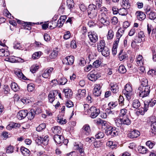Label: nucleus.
I'll use <instances>...</instances> for the list:
<instances>
[{
	"instance_id": "49530a36",
	"label": "nucleus",
	"mask_w": 156,
	"mask_h": 156,
	"mask_svg": "<svg viewBox=\"0 0 156 156\" xmlns=\"http://www.w3.org/2000/svg\"><path fill=\"white\" fill-rule=\"evenodd\" d=\"M118 71L120 73H124L126 72V70L124 66L121 65L119 67Z\"/></svg>"
},
{
	"instance_id": "680f3d73",
	"label": "nucleus",
	"mask_w": 156,
	"mask_h": 156,
	"mask_svg": "<svg viewBox=\"0 0 156 156\" xmlns=\"http://www.w3.org/2000/svg\"><path fill=\"white\" fill-rule=\"evenodd\" d=\"M146 145L148 146L150 148H152L154 145L155 143L154 142H151L150 141H148L146 143Z\"/></svg>"
},
{
	"instance_id": "864d4df0",
	"label": "nucleus",
	"mask_w": 156,
	"mask_h": 156,
	"mask_svg": "<svg viewBox=\"0 0 156 156\" xmlns=\"http://www.w3.org/2000/svg\"><path fill=\"white\" fill-rule=\"evenodd\" d=\"M14 148L13 146H9L6 148V152L7 153H11L13 152Z\"/></svg>"
},
{
	"instance_id": "4d7b16f0",
	"label": "nucleus",
	"mask_w": 156,
	"mask_h": 156,
	"mask_svg": "<svg viewBox=\"0 0 156 156\" xmlns=\"http://www.w3.org/2000/svg\"><path fill=\"white\" fill-rule=\"evenodd\" d=\"M41 52H37L34 53L32 55V58L34 59L38 58L40 56Z\"/></svg>"
},
{
	"instance_id": "3c124183",
	"label": "nucleus",
	"mask_w": 156,
	"mask_h": 156,
	"mask_svg": "<svg viewBox=\"0 0 156 156\" xmlns=\"http://www.w3.org/2000/svg\"><path fill=\"white\" fill-rule=\"evenodd\" d=\"M114 36L113 32L112 30H110L108 31L107 37V38L108 39H112Z\"/></svg>"
},
{
	"instance_id": "2f4dec72",
	"label": "nucleus",
	"mask_w": 156,
	"mask_h": 156,
	"mask_svg": "<svg viewBox=\"0 0 156 156\" xmlns=\"http://www.w3.org/2000/svg\"><path fill=\"white\" fill-rule=\"evenodd\" d=\"M20 150L22 154L25 156L28 155L30 152V151L28 149L24 147H21L20 148Z\"/></svg>"
},
{
	"instance_id": "f257e3e1",
	"label": "nucleus",
	"mask_w": 156,
	"mask_h": 156,
	"mask_svg": "<svg viewBox=\"0 0 156 156\" xmlns=\"http://www.w3.org/2000/svg\"><path fill=\"white\" fill-rule=\"evenodd\" d=\"M115 123L116 126L121 128L124 129L126 126L129 125L131 123L130 120L127 117H123L122 118L116 119L115 121Z\"/></svg>"
},
{
	"instance_id": "a18cd8bd",
	"label": "nucleus",
	"mask_w": 156,
	"mask_h": 156,
	"mask_svg": "<svg viewBox=\"0 0 156 156\" xmlns=\"http://www.w3.org/2000/svg\"><path fill=\"white\" fill-rule=\"evenodd\" d=\"M39 68V66L37 65H33L30 68V71L33 73H35Z\"/></svg>"
},
{
	"instance_id": "f03ea898",
	"label": "nucleus",
	"mask_w": 156,
	"mask_h": 156,
	"mask_svg": "<svg viewBox=\"0 0 156 156\" xmlns=\"http://www.w3.org/2000/svg\"><path fill=\"white\" fill-rule=\"evenodd\" d=\"M144 106L141 110L139 109V112L141 115H144L145 112L148 109L149 107H153L156 104V100L154 98L151 99L144 102Z\"/></svg>"
},
{
	"instance_id": "0e129e2a",
	"label": "nucleus",
	"mask_w": 156,
	"mask_h": 156,
	"mask_svg": "<svg viewBox=\"0 0 156 156\" xmlns=\"http://www.w3.org/2000/svg\"><path fill=\"white\" fill-rule=\"evenodd\" d=\"M151 126L152 130L153 131L156 132V122H152Z\"/></svg>"
},
{
	"instance_id": "6ab92c4d",
	"label": "nucleus",
	"mask_w": 156,
	"mask_h": 156,
	"mask_svg": "<svg viewBox=\"0 0 156 156\" xmlns=\"http://www.w3.org/2000/svg\"><path fill=\"white\" fill-rule=\"evenodd\" d=\"M98 51L101 52L102 55L105 57L108 56L110 53L109 49L107 47H104L101 50Z\"/></svg>"
},
{
	"instance_id": "58836bf2",
	"label": "nucleus",
	"mask_w": 156,
	"mask_h": 156,
	"mask_svg": "<svg viewBox=\"0 0 156 156\" xmlns=\"http://www.w3.org/2000/svg\"><path fill=\"white\" fill-rule=\"evenodd\" d=\"M67 4L68 7L70 9L73 8L74 6V4L73 0H67Z\"/></svg>"
},
{
	"instance_id": "e2e57ef3",
	"label": "nucleus",
	"mask_w": 156,
	"mask_h": 156,
	"mask_svg": "<svg viewBox=\"0 0 156 156\" xmlns=\"http://www.w3.org/2000/svg\"><path fill=\"white\" fill-rule=\"evenodd\" d=\"M16 75L19 78H21L23 76V74L20 70H16L15 72Z\"/></svg>"
},
{
	"instance_id": "69168bd1",
	"label": "nucleus",
	"mask_w": 156,
	"mask_h": 156,
	"mask_svg": "<svg viewBox=\"0 0 156 156\" xmlns=\"http://www.w3.org/2000/svg\"><path fill=\"white\" fill-rule=\"evenodd\" d=\"M153 28V27L151 24H148L147 25V33L148 35H150L151 34V32L152 31Z\"/></svg>"
},
{
	"instance_id": "423d86ee",
	"label": "nucleus",
	"mask_w": 156,
	"mask_h": 156,
	"mask_svg": "<svg viewBox=\"0 0 156 156\" xmlns=\"http://www.w3.org/2000/svg\"><path fill=\"white\" fill-rule=\"evenodd\" d=\"M106 126L105 130V133L108 136L111 135L112 136H114L118 135L119 133V129L115 127H112L111 126Z\"/></svg>"
},
{
	"instance_id": "6e6552de",
	"label": "nucleus",
	"mask_w": 156,
	"mask_h": 156,
	"mask_svg": "<svg viewBox=\"0 0 156 156\" xmlns=\"http://www.w3.org/2000/svg\"><path fill=\"white\" fill-rule=\"evenodd\" d=\"M101 76L100 74L96 71L91 72L87 75V77L90 80L95 81Z\"/></svg>"
},
{
	"instance_id": "052dcab7",
	"label": "nucleus",
	"mask_w": 156,
	"mask_h": 156,
	"mask_svg": "<svg viewBox=\"0 0 156 156\" xmlns=\"http://www.w3.org/2000/svg\"><path fill=\"white\" fill-rule=\"evenodd\" d=\"M113 108H112L111 107L109 108H107L106 109V112L108 114H114L115 113V111L113 110Z\"/></svg>"
},
{
	"instance_id": "473e14b6",
	"label": "nucleus",
	"mask_w": 156,
	"mask_h": 156,
	"mask_svg": "<svg viewBox=\"0 0 156 156\" xmlns=\"http://www.w3.org/2000/svg\"><path fill=\"white\" fill-rule=\"evenodd\" d=\"M127 110L125 108H123L121 109L120 110V113L119 114V117H127V115H126Z\"/></svg>"
},
{
	"instance_id": "f3484780",
	"label": "nucleus",
	"mask_w": 156,
	"mask_h": 156,
	"mask_svg": "<svg viewBox=\"0 0 156 156\" xmlns=\"http://www.w3.org/2000/svg\"><path fill=\"white\" fill-rule=\"evenodd\" d=\"M53 70V68L52 67L48 68L45 70L42 74L43 77L47 78L50 76L51 73Z\"/></svg>"
},
{
	"instance_id": "09e8293b",
	"label": "nucleus",
	"mask_w": 156,
	"mask_h": 156,
	"mask_svg": "<svg viewBox=\"0 0 156 156\" xmlns=\"http://www.w3.org/2000/svg\"><path fill=\"white\" fill-rule=\"evenodd\" d=\"M34 85L33 83H30L27 86V90L29 92H32L34 89Z\"/></svg>"
},
{
	"instance_id": "338daca9",
	"label": "nucleus",
	"mask_w": 156,
	"mask_h": 156,
	"mask_svg": "<svg viewBox=\"0 0 156 156\" xmlns=\"http://www.w3.org/2000/svg\"><path fill=\"white\" fill-rule=\"evenodd\" d=\"M66 105L68 108H70L73 105V102L70 100H69L66 103Z\"/></svg>"
},
{
	"instance_id": "ddd939ff",
	"label": "nucleus",
	"mask_w": 156,
	"mask_h": 156,
	"mask_svg": "<svg viewBox=\"0 0 156 156\" xmlns=\"http://www.w3.org/2000/svg\"><path fill=\"white\" fill-rule=\"evenodd\" d=\"M74 148L77 150L81 156H84L85 153L84 149L83 148V144H81L74 145Z\"/></svg>"
},
{
	"instance_id": "7ed1b4c3",
	"label": "nucleus",
	"mask_w": 156,
	"mask_h": 156,
	"mask_svg": "<svg viewBox=\"0 0 156 156\" xmlns=\"http://www.w3.org/2000/svg\"><path fill=\"white\" fill-rule=\"evenodd\" d=\"M88 16L90 19H95L98 14V9L97 6L93 4L89 5L87 8Z\"/></svg>"
},
{
	"instance_id": "a19ab883",
	"label": "nucleus",
	"mask_w": 156,
	"mask_h": 156,
	"mask_svg": "<svg viewBox=\"0 0 156 156\" xmlns=\"http://www.w3.org/2000/svg\"><path fill=\"white\" fill-rule=\"evenodd\" d=\"M46 127V125L45 123H42L37 127L36 130L37 131H41Z\"/></svg>"
},
{
	"instance_id": "c756f323",
	"label": "nucleus",
	"mask_w": 156,
	"mask_h": 156,
	"mask_svg": "<svg viewBox=\"0 0 156 156\" xmlns=\"http://www.w3.org/2000/svg\"><path fill=\"white\" fill-rule=\"evenodd\" d=\"M150 19L154 20L156 19V13L154 11H151L147 15Z\"/></svg>"
},
{
	"instance_id": "e433bc0d",
	"label": "nucleus",
	"mask_w": 156,
	"mask_h": 156,
	"mask_svg": "<svg viewBox=\"0 0 156 156\" xmlns=\"http://www.w3.org/2000/svg\"><path fill=\"white\" fill-rule=\"evenodd\" d=\"M136 61L138 65H142L143 64V57L141 55H139L136 59Z\"/></svg>"
},
{
	"instance_id": "cd10ccee",
	"label": "nucleus",
	"mask_w": 156,
	"mask_h": 156,
	"mask_svg": "<svg viewBox=\"0 0 156 156\" xmlns=\"http://www.w3.org/2000/svg\"><path fill=\"white\" fill-rule=\"evenodd\" d=\"M127 9L124 8H122L119 9V14L122 16H125L127 15L128 13Z\"/></svg>"
},
{
	"instance_id": "c85d7f7f",
	"label": "nucleus",
	"mask_w": 156,
	"mask_h": 156,
	"mask_svg": "<svg viewBox=\"0 0 156 156\" xmlns=\"http://www.w3.org/2000/svg\"><path fill=\"white\" fill-rule=\"evenodd\" d=\"M11 89L15 92L18 91L20 90V88L17 84L15 82L12 83L11 84Z\"/></svg>"
},
{
	"instance_id": "774afa93",
	"label": "nucleus",
	"mask_w": 156,
	"mask_h": 156,
	"mask_svg": "<svg viewBox=\"0 0 156 156\" xmlns=\"http://www.w3.org/2000/svg\"><path fill=\"white\" fill-rule=\"evenodd\" d=\"M112 9L113 11V14L114 15H116L119 13V10L116 6L113 7Z\"/></svg>"
},
{
	"instance_id": "4468645a",
	"label": "nucleus",
	"mask_w": 156,
	"mask_h": 156,
	"mask_svg": "<svg viewBox=\"0 0 156 156\" xmlns=\"http://www.w3.org/2000/svg\"><path fill=\"white\" fill-rule=\"evenodd\" d=\"M101 87H100L99 84H96L94 85L93 90V94L94 95L97 97L100 95L101 93Z\"/></svg>"
},
{
	"instance_id": "603ef678",
	"label": "nucleus",
	"mask_w": 156,
	"mask_h": 156,
	"mask_svg": "<svg viewBox=\"0 0 156 156\" xmlns=\"http://www.w3.org/2000/svg\"><path fill=\"white\" fill-rule=\"evenodd\" d=\"M101 63V62L99 60H97L93 62V66L96 68H97L100 66Z\"/></svg>"
},
{
	"instance_id": "f704fd0d",
	"label": "nucleus",
	"mask_w": 156,
	"mask_h": 156,
	"mask_svg": "<svg viewBox=\"0 0 156 156\" xmlns=\"http://www.w3.org/2000/svg\"><path fill=\"white\" fill-rule=\"evenodd\" d=\"M124 31L125 29H123L122 28H119L117 32L116 33V37L120 38L124 34Z\"/></svg>"
},
{
	"instance_id": "7c9ffc66",
	"label": "nucleus",
	"mask_w": 156,
	"mask_h": 156,
	"mask_svg": "<svg viewBox=\"0 0 156 156\" xmlns=\"http://www.w3.org/2000/svg\"><path fill=\"white\" fill-rule=\"evenodd\" d=\"M122 7L127 9H128L129 8L130 3L129 1L127 0H122Z\"/></svg>"
},
{
	"instance_id": "9b49d317",
	"label": "nucleus",
	"mask_w": 156,
	"mask_h": 156,
	"mask_svg": "<svg viewBox=\"0 0 156 156\" xmlns=\"http://www.w3.org/2000/svg\"><path fill=\"white\" fill-rule=\"evenodd\" d=\"M74 57L72 55L67 56L63 59L62 62L63 64L66 65L71 66L73 63Z\"/></svg>"
},
{
	"instance_id": "5701e85b",
	"label": "nucleus",
	"mask_w": 156,
	"mask_h": 156,
	"mask_svg": "<svg viewBox=\"0 0 156 156\" xmlns=\"http://www.w3.org/2000/svg\"><path fill=\"white\" fill-rule=\"evenodd\" d=\"M140 134V132L136 130H134L132 131L129 135V136L131 138L137 137Z\"/></svg>"
},
{
	"instance_id": "1a4fd4ad",
	"label": "nucleus",
	"mask_w": 156,
	"mask_h": 156,
	"mask_svg": "<svg viewBox=\"0 0 156 156\" xmlns=\"http://www.w3.org/2000/svg\"><path fill=\"white\" fill-rule=\"evenodd\" d=\"M88 112L91 113L90 117L94 119L100 113V110L95 107L92 106L88 110Z\"/></svg>"
},
{
	"instance_id": "bb28decb",
	"label": "nucleus",
	"mask_w": 156,
	"mask_h": 156,
	"mask_svg": "<svg viewBox=\"0 0 156 156\" xmlns=\"http://www.w3.org/2000/svg\"><path fill=\"white\" fill-rule=\"evenodd\" d=\"M86 94V90H79L78 91L77 96L80 98H83L84 97Z\"/></svg>"
},
{
	"instance_id": "a211bd4d",
	"label": "nucleus",
	"mask_w": 156,
	"mask_h": 156,
	"mask_svg": "<svg viewBox=\"0 0 156 156\" xmlns=\"http://www.w3.org/2000/svg\"><path fill=\"white\" fill-rule=\"evenodd\" d=\"M64 137L61 135L55 134L54 136L55 141L58 144H60L62 142Z\"/></svg>"
},
{
	"instance_id": "9d476101",
	"label": "nucleus",
	"mask_w": 156,
	"mask_h": 156,
	"mask_svg": "<svg viewBox=\"0 0 156 156\" xmlns=\"http://www.w3.org/2000/svg\"><path fill=\"white\" fill-rule=\"evenodd\" d=\"M41 112V110L39 108L36 110V111L34 109H31L29 112H27V115L28 119L30 120L32 119L35 116V114H38Z\"/></svg>"
},
{
	"instance_id": "4c0bfd02",
	"label": "nucleus",
	"mask_w": 156,
	"mask_h": 156,
	"mask_svg": "<svg viewBox=\"0 0 156 156\" xmlns=\"http://www.w3.org/2000/svg\"><path fill=\"white\" fill-rule=\"evenodd\" d=\"M138 151L140 153L145 154L148 151V150L144 146H140L138 147Z\"/></svg>"
},
{
	"instance_id": "aec40b11",
	"label": "nucleus",
	"mask_w": 156,
	"mask_h": 156,
	"mask_svg": "<svg viewBox=\"0 0 156 156\" xmlns=\"http://www.w3.org/2000/svg\"><path fill=\"white\" fill-rule=\"evenodd\" d=\"M136 14H137V19L140 20H144L146 17L145 14L141 11H137Z\"/></svg>"
},
{
	"instance_id": "b1692460",
	"label": "nucleus",
	"mask_w": 156,
	"mask_h": 156,
	"mask_svg": "<svg viewBox=\"0 0 156 156\" xmlns=\"http://www.w3.org/2000/svg\"><path fill=\"white\" fill-rule=\"evenodd\" d=\"M61 128L59 126H54L51 129L52 132L55 134H60L61 132Z\"/></svg>"
},
{
	"instance_id": "37998d69",
	"label": "nucleus",
	"mask_w": 156,
	"mask_h": 156,
	"mask_svg": "<svg viewBox=\"0 0 156 156\" xmlns=\"http://www.w3.org/2000/svg\"><path fill=\"white\" fill-rule=\"evenodd\" d=\"M57 121L61 124H66L67 121L65 119H63L62 118L59 117H57Z\"/></svg>"
},
{
	"instance_id": "4be33fe9",
	"label": "nucleus",
	"mask_w": 156,
	"mask_h": 156,
	"mask_svg": "<svg viewBox=\"0 0 156 156\" xmlns=\"http://www.w3.org/2000/svg\"><path fill=\"white\" fill-rule=\"evenodd\" d=\"M128 57V55L126 53L123 52V50L120 51L118 55V57L120 61H122Z\"/></svg>"
},
{
	"instance_id": "c03bdc74",
	"label": "nucleus",
	"mask_w": 156,
	"mask_h": 156,
	"mask_svg": "<svg viewBox=\"0 0 156 156\" xmlns=\"http://www.w3.org/2000/svg\"><path fill=\"white\" fill-rule=\"evenodd\" d=\"M67 80L64 77H62L58 80L59 85H65L67 82Z\"/></svg>"
},
{
	"instance_id": "13d9d810",
	"label": "nucleus",
	"mask_w": 156,
	"mask_h": 156,
	"mask_svg": "<svg viewBox=\"0 0 156 156\" xmlns=\"http://www.w3.org/2000/svg\"><path fill=\"white\" fill-rule=\"evenodd\" d=\"M104 136V134L103 132H99L95 135V137L97 139H100L103 137Z\"/></svg>"
},
{
	"instance_id": "20e7f679",
	"label": "nucleus",
	"mask_w": 156,
	"mask_h": 156,
	"mask_svg": "<svg viewBox=\"0 0 156 156\" xmlns=\"http://www.w3.org/2000/svg\"><path fill=\"white\" fill-rule=\"evenodd\" d=\"M98 19L100 22L104 26H107L110 24V18L108 13H101L98 16Z\"/></svg>"
},
{
	"instance_id": "f8f14e48",
	"label": "nucleus",
	"mask_w": 156,
	"mask_h": 156,
	"mask_svg": "<svg viewBox=\"0 0 156 156\" xmlns=\"http://www.w3.org/2000/svg\"><path fill=\"white\" fill-rule=\"evenodd\" d=\"M81 133L82 135H89L91 133L90 128L88 124L85 125L81 129Z\"/></svg>"
},
{
	"instance_id": "c9c22d12",
	"label": "nucleus",
	"mask_w": 156,
	"mask_h": 156,
	"mask_svg": "<svg viewBox=\"0 0 156 156\" xmlns=\"http://www.w3.org/2000/svg\"><path fill=\"white\" fill-rule=\"evenodd\" d=\"M132 105L134 108H137L140 107V104L138 100H135L133 101Z\"/></svg>"
},
{
	"instance_id": "dca6fc26",
	"label": "nucleus",
	"mask_w": 156,
	"mask_h": 156,
	"mask_svg": "<svg viewBox=\"0 0 156 156\" xmlns=\"http://www.w3.org/2000/svg\"><path fill=\"white\" fill-rule=\"evenodd\" d=\"M27 115V110H22L19 111L17 115V118L21 120L24 119Z\"/></svg>"
},
{
	"instance_id": "2eb2a0df",
	"label": "nucleus",
	"mask_w": 156,
	"mask_h": 156,
	"mask_svg": "<svg viewBox=\"0 0 156 156\" xmlns=\"http://www.w3.org/2000/svg\"><path fill=\"white\" fill-rule=\"evenodd\" d=\"M88 36L91 42L95 43L98 40V36L96 34L93 32L88 33Z\"/></svg>"
},
{
	"instance_id": "8fccbe9b",
	"label": "nucleus",
	"mask_w": 156,
	"mask_h": 156,
	"mask_svg": "<svg viewBox=\"0 0 156 156\" xmlns=\"http://www.w3.org/2000/svg\"><path fill=\"white\" fill-rule=\"evenodd\" d=\"M107 145L110 147L112 149H113L114 148L115 146V142H113L112 141H108L106 144Z\"/></svg>"
},
{
	"instance_id": "ea45409f",
	"label": "nucleus",
	"mask_w": 156,
	"mask_h": 156,
	"mask_svg": "<svg viewBox=\"0 0 156 156\" xmlns=\"http://www.w3.org/2000/svg\"><path fill=\"white\" fill-rule=\"evenodd\" d=\"M57 24L58 23H57V22H55V21H54L49 22L48 23V25L51 29H53L58 27Z\"/></svg>"
},
{
	"instance_id": "bf43d9fd",
	"label": "nucleus",
	"mask_w": 156,
	"mask_h": 156,
	"mask_svg": "<svg viewBox=\"0 0 156 156\" xmlns=\"http://www.w3.org/2000/svg\"><path fill=\"white\" fill-rule=\"evenodd\" d=\"M111 23L113 25H116L118 22V19L115 16L113 17L111 19Z\"/></svg>"
},
{
	"instance_id": "6e6d98bb",
	"label": "nucleus",
	"mask_w": 156,
	"mask_h": 156,
	"mask_svg": "<svg viewBox=\"0 0 156 156\" xmlns=\"http://www.w3.org/2000/svg\"><path fill=\"white\" fill-rule=\"evenodd\" d=\"M31 23L25 22L23 23V26H25L24 29L26 30H30L31 29V28L29 26L31 25Z\"/></svg>"
},
{
	"instance_id": "de8ad7c7",
	"label": "nucleus",
	"mask_w": 156,
	"mask_h": 156,
	"mask_svg": "<svg viewBox=\"0 0 156 156\" xmlns=\"http://www.w3.org/2000/svg\"><path fill=\"white\" fill-rule=\"evenodd\" d=\"M43 137L42 144L45 145L48 144L49 141L48 136H46L44 137Z\"/></svg>"
},
{
	"instance_id": "39448f33",
	"label": "nucleus",
	"mask_w": 156,
	"mask_h": 156,
	"mask_svg": "<svg viewBox=\"0 0 156 156\" xmlns=\"http://www.w3.org/2000/svg\"><path fill=\"white\" fill-rule=\"evenodd\" d=\"M150 87L149 86H140L138 88L139 97L142 98L148 96L150 91Z\"/></svg>"
},
{
	"instance_id": "a878e982",
	"label": "nucleus",
	"mask_w": 156,
	"mask_h": 156,
	"mask_svg": "<svg viewBox=\"0 0 156 156\" xmlns=\"http://www.w3.org/2000/svg\"><path fill=\"white\" fill-rule=\"evenodd\" d=\"M111 89L112 92L114 93H117L119 91V87L118 85L116 83L112 85Z\"/></svg>"
},
{
	"instance_id": "0eeeda50",
	"label": "nucleus",
	"mask_w": 156,
	"mask_h": 156,
	"mask_svg": "<svg viewBox=\"0 0 156 156\" xmlns=\"http://www.w3.org/2000/svg\"><path fill=\"white\" fill-rule=\"evenodd\" d=\"M122 92L128 99H130V96L132 94V89L129 84L127 83L126 84L125 87V89L122 91Z\"/></svg>"
},
{
	"instance_id": "72a5a7b5",
	"label": "nucleus",
	"mask_w": 156,
	"mask_h": 156,
	"mask_svg": "<svg viewBox=\"0 0 156 156\" xmlns=\"http://www.w3.org/2000/svg\"><path fill=\"white\" fill-rule=\"evenodd\" d=\"M141 82V84L140 86H148L147 85L148 81L147 79L145 77H142L140 79Z\"/></svg>"
},
{
	"instance_id": "412c9836",
	"label": "nucleus",
	"mask_w": 156,
	"mask_h": 156,
	"mask_svg": "<svg viewBox=\"0 0 156 156\" xmlns=\"http://www.w3.org/2000/svg\"><path fill=\"white\" fill-rule=\"evenodd\" d=\"M63 92L65 93V96L66 98H70L73 95V92L71 89H64Z\"/></svg>"
},
{
	"instance_id": "5fc2aeb1",
	"label": "nucleus",
	"mask_w": 156,
	"mask_h": 156,
	"mask_svg": "<svg viewBox=\"0 0 156 156\" xmlns=\"http://www.w3.org/2000/svg\"><path fill=\"white\" fill-rule=\"evenodd\" d=\"M58 55L57 52L56 51H54L50 55L49 57L51 59L55 58Z\"/></svg>"
},
{
	"instance_id": "393cba45",
	"label": "nucleus",
	"mask_w": 156,
	"mask_h": 156,
	"mask_svg": "<svg viewBox=\"0 0 156 156\" xmlns=\"http://www.w3.org/2000/svg\"><path fill=\"white\" fill-rule=\"evenodd\" d=\"M106 46H105V43L104 40H101L100 41L98 44V51L101 50L103 48H104Z\"/></svg>"
},
{
	"instance_id": "79ce46f5",
	"label": "nucleus",
	"mask_w": 156,
	"mask_h": 156,
	"mask_svg": "<svg viewBox=\"0 0 156 156\" xmlns=\"http://www.w3.org/2000/svg\"><path fill=\"white\" fill-rule=\"evenodd\" d=\"M5 60L10 62L14 63L16 62V60L15 57L11 56L6 58Z\"/></svg>"
}]
</instances>
